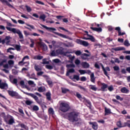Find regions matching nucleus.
<instances>
[{"mask_svg":"<svg viewBox=\"0 0 130 130\" xmlns=\"http://www.w3.org/2000/svg\"><path fill=\"white\" fill-rule=\"evenodd\" d=\"M75 63L78 66L81 63V61H80L79 59H77L75 61Z\"/></svg>","mask_w":130,"mask_h":130,"instance_id":"63","label":"nucleus"},{"mask_svg":"<svg viewBox=\"0 0 130 130\" xmlns=\"http://www.w3.org/2000/svg\"><path fill=\"white\" fill-rule=\"evenodd\" d=\"M114 71H119V67L116 66L113 67Z\"/></svg>","mask_w":130,"mask_h":130,"instance_id":"64","label":"nucleus"},{"mask_svg":"<svg viewBox=\"0 0 130 130\" xmlns=\"http://www.w3.org/2000/svg\"><path fill=\"white\" fill-rule=\"evenodd\" d=\"M25 7L26 8V11L27 12H28V13H30V12L32 11L31 7H30L29 6H28V5H26Z\"/></svg>","mask_w":130,"mask_h":130,"instance_id":"41","label":"nucleus"},{"mask_svg":"<svg viewBox=\"0 0 130 130\" xmlns=\"http://www.w3.org/2000/svg\"><path fill=\"white\" fill-rule=\"evenodd\" d=\"M80 81L81 82H85V81H87V78H86V77L82 76L80 78Z\"/></svg>","mask_w":130,"mask_h":130,"instance_id":"49","label":"nucleus"},{"mask_svg":"<svg viewBox=\"0 0 130 130\" xmlns=\"http://www.w3.org/2000/svg\"><path fill=\"white\" fill-rule=\"evenodd\" d=\"M111 110L108 109L106 107L105 108V116L108 115V114H111Z\"/></svg>","mask_w":130,"mask_h":130,"instance_id":"25","label":"nucleus"},{"mask_svg":"<svg viewBox=\"0 0 130 130\" xmlns=\"http://www.w3.org/2000/svg\"><path fill=\"white\" fill-rule=\"evenodd\" d=\"M124 45H125V46H127L128 47L130 45L129 43L128 42V40H126L124 42Z\"/></svg>","mask_w":130,"mask_h":130,"instance_id":"45","label":"nucleus"},{"mask_svg":"<svg viewBox=\"0 0 130 130\" xmlns=\"http://www.w3.org/2000/svg\"><path fill=\"white\" fill-rule=\"evenodd\" d=\"M21 92H23L24 94H25V95H27V96H30V97L33 98V99L35 100L36 102L38 103V104H39L40 105H41L42 108H47V107H46V105L41 103V101H40L39 98H38V96H37V95H35L34 93L27 92L23 90H22Z\"/></svg>","mask_w":130,"mask_h":130,"instance_id":"2","label":"nucleus"},{"mask_svg":"<svg viewBox=\"0 0 130 130\" xmlns=\"http://www.w3.org/2000/svg\"><path fill=\"white\" fill-rule=\"evenodd\" d=\"M59 29H60V30H62L63 31H65V32H68L69 34H71V32H70V31L68 30L67 29H66L63 27L60 26L59 27Z\"/></svg>","mask_w":130,"mask_h":130,"instance_id":"44","label":"nucleus"},{"mask_svg":"<svg viewBox=\"0 0 130 130\" xmlns=\"http://www.w3.org/2000/svg\"><path fill=\"white\" fill-rule=\"evenodd\" d=\"M34 68L35 70H36L37 72H39L40 71H41V68H39V66L37 65H35Z\"/></svg>","mask_w":130,"mask_h":130,"instance_id":"43","label":"nucleus"},{"mask_svg":"<svg viewBox=\"0 0 130 130\" xmlns=\"http://www.w3.org/2000/svg\"><path fill=\"white\" fill-rule=\"evenodd\" d=\"M117 126H118V127H124V126H123V125H122V124H121V121H119L118 122H117Z\"/></svg>","mask_w":130,"mask_h":130,"instance_id":"38","label":"nucleus"},{"mask_svg":"<svg viewBox=\"0 0 130 130\" xmlns=\"http://www.w3.org/2000/svg\"><path fill=\"white\" fill-rule=\"evenodd\" d=\"M53 62H55V63H58L59 62H60V60L59 59H55L53 60Z\"/></svg>","mask_w":130,"mask_h":130,"instance_id":"58","label":"nucleus"},{"mask_svg":"<svg viewBox=\"0 0 130 130\" xmlns=\"http://www.w3.org/2000/svg\"><path fill=\"white\" fill-rule=\"evenodd\" d=\"M14 62L13 60H10L8 61V64L9 65L10 68H13V65L14 64Z\"/></svg>","mask_w":130,"mask_h":130,"instance_id":"36","label":"nucleus"},{"mask_svg":"<svg viewBox=\"0 0 130 130\" xmlns=\"http://www.w3.org/2000/svg\"><path fill=\"white\" fill-rule=\"evenodd\" d=\"M6 29L8 31H11L14 34H18L19 36V37L20 39H24V36H23V34H22V32L19 29L17 30V29L15 28H12L9 26H6Z\"/></svg>","mask_w":130,"mask_h":130,"instance_id":"3","label":"nucleus"},{"mask_svg":"<svg viewBox=\"0 0 130 130\" xmlns=\"http://www.w3.org/2000/svg\"><path fill=\"white\" fill-rule=\"evenodd\" d=\"M34 59L37 60H41L43 58V56H41L40 55H38L34 56L33 57Z\"/></svg>","mask_w":130,"mask_h":130,"instance_id":"24","label":"nucleus"},{"mask_svg":"<svg viewBox=\"0 0 130 130\" xmlns=\"http://www.w3.org/2000/svg\"><path fill=\"white\" fill-rule=\"evenodd\" d=\"M66 68H76V66L74 64H69L66 65Z\"/></svg>","mask_w":130,"mask_h":130,"instance_id":"47","label":"nucleus"},{"mask_svg":"<svg viewBox=\"0 0 130 130\" xmlns=\"http://www.w3.org/2000/svg\"><path fill=\"white\" fill-rule=\"evenodd\" d=\"M11 50H15V48H9L7 49V52H10V53H12Z\"/></svg>","mask_w":130,"mask_h":130,"instance_id":"59","label":"nucleus"},{"mask_svg":"<svg viewBox=\"0 0 130 130\" xmlns=\"http://www.w3.org/2000/svg\"><path fill=\"white\" fill-rule=\"evenodd\" d=\"M102 69L104 72V75H105V76L109 78V76H108V73H107V71H108V72H110L111 71L110 68L108 67H106V69H105V68H104V66H103V64H102Z\"/></svg>","mask_w":130,"mask_h":130,"instance_id":"7","label":"nucleus"},{"mask_svg":"<svg viewBox=\"0 0 130 130\" xmlns=\"http://www.w3.org/2000/svg\"><path fill=\"white\" fill-rule=\"evenodd\" d=\"M89 89H90V90H92V91H97V87H96V85H90Z\"/></svg>","mask_w":130,"mask_h":130,"instance_id":"33","label":"nucleus"},{"mask_svg":"<svg viewBox=\"0 0 130 130\" xmlns=\"http://www.w3.org/2000/svg\"><path fill=\"white\" fill-rule=\"evenodd\" d=\"M56 53L57 55L60 54L61 55H64V56H67V54L69 53H71L70 52H69V51L64 52L63 50H60V49L56 50Z\"/></svg>","mask_w":130,"mask_h":130,"instance_id":"5","label":"nucleus"},{"mask_svg":"<svg viewBox=\"0 0 130 130\" xmlns=\"http://www.w3.org/2000/svg\"><path fill=\"white\" fill-rule=\"evenodd\" d=\"M75 54L76 55H82V52L80 50H77L75 52Z\"/></svg>","mask_w":130,"mask_h":130,"instance_id":"56","label":"nucleus"},{"mask_svg":"<svg viewBox=\"0 0 130 130\" xmlns=\"http://www.w3.org/2000/svg\"><path fill=\"white\" fill-rule=\"evenodd\" d=\"M76 97L78 98V99H82V95L81 94L79 93V92L76 93Z\"/></svg>","mask_w":130,"mask_h":130,"instance_id":"53","label":"nucleus"},{"mask_svg":"<svg viewBox=\"0 0 130 130\" xmlns=\"http://www.w3.org/2000/svg\"><path fill=\"white\" fill-rule=\"evenodd\" d=\"M48 113L51 115H54V111L52 108H49L48 109Z\"/></svg>","mask_w":130,"mask_h":130,"instance_id":"30","label":"nucleus"},{"mask_svg":"<svg viewBox=\"0 0 130 130\" xmlns=\"http://www.w3.org/2000/svg\"><path fill=\"white\" fill-rule=\"evenodd\" d=\"M5 62H7V60H6V59L3 60L0 62V67H3V66H4V63H5Z\"/></svg>","mask_w":130,"mask_h":130,"instance_id":"57","label":"nucleus"},{"mask_svg":"<svg viewBox=\"0 0 130 130\" xmlns=\"http://www.w3.org/2000/svg\"><path fill=\"white\" fill-rule=\"evenodd\" d=\"M56 55H57L56 52L54 50H53L50 53V56H56Z\"/></svg>","mask_w":130,"mask_h":130,"instance_id":"42","label":"nucleus"},{"mask_svg":"<svg viewBox=\"0 0 130 130\" xmlns=\"http://www.w3.org/2000/svg\"><path fill=\"white\" fill-rule=\"evenodd\" d=\"M121 93H124V94H126L129 92V90L126 88V87H123L121 89Z\"/></svg>","mask_w":130,"mask_h":130,"instance_id":"28","label":"nucleus"},{"mask_svg":"<svg viewBox=\"0 0 130 130\" xmlns=\"http://www.w3.org/2000/svg\"><path fill=\"white\" fill-rule=\"evenodd\" d=\"M125 48L122 47H118L116 48H113V50H114V51H120V50H125Z\"/></svg>","mask_w":130,"mask_h":130,"instance_id":"23","label":"nucleus"},{"mask_svg":"<svg viewBox=\"0 0 130 130\" xmlns=\"http://www.w3.org/2000/svg\"><path fill=\"white\" fill-rule=\"evenodd\" d=\"M83 99H84L85 102L88 104L87 107H88L90 110H92V105L91 104V102L85 98H83Z\"/></svg>","mask_w":130,"mask_h":130,"instance_id":"14","label":"nucleus"},{"mask_svg":"<svg viewBox=\"0 0 130 130\" xmlns=\"http://www.w3.org/2000/svg\"><path fill=\"white\" fill-rule=\"evenodd\" d=\"M116 99H117V100H120V101H122V100H123V99L118 95L116 96Z\"/></svg>","mask_w":130,"mask_h":130,"instance_id":"51","label":"nucleus"},{"mask_svg":"<svg viewBox=\"0 0 130 130\" xmlns=\"http://www.w3.org/2000/svg\"><path fill=\"white\" fill-rule=\"evenodd\" d=\"M26 63V62H24V60L22 59L21 61H19L18 63L19 66H24Z\"/></svg>","mask_w":130,"mask_h":130,"instance_id":"50","label":"nucleus"},{"mask_svg":"<svg viewBox=\"0 0 130 130\" xmlns=\"http://www.w3.org/2000/svg\"><path fill=\"white\" fill-rule=\"evenodd\" d=\"M45 18H46V16L44 14L42 15L39 17L40 20H43V22L45 21Z\"/></svg>","mask_w":130,"mask_h":130,"instance_id":"39","label":"nucleus"},{"mask_svg":"<svg viewBox=\"0 0 130 130\" xmlns=\"http://www.w3.org/2000/svg\"><path fill=\"white\" fill-rule=\"evenodd\" d=\"M95 79H96V78H95L94 73H91V74L90 75V82H91V83H95Z\"/></svg>","mask_w":130,"mask_h":130,"instance_id":"27","label":"nucleus"},{"mask_svg":"<svg viewBox=\"0 0 130 130\" xmlns=\"http://www.w3.org/2000/svg\"><path fill=\"white\" fill-rule=\"evenodd\" d=\"M30 42L31 44L30 45V47L33 48L34 47V40L32 39H30Z\"/></svg>","mask_w":130,"mask_h":130,"instance_id":"48","label":"nucleus"},{"mask_svg":"<svg viewBox=\"0 0 130 130\" xmlns=\"http://www.w3.org/2000/svg\"><path fill=\"white\" fill-rule=\"evenodd\" d=\"M42 64H49V61H47V58H45L42 60Z\"/></svg>","mask_w":130,"mask_h":130,"instance_id":"34","label":"nucleus"},{"mask_svg":"<svg viewBox=\"0 0 130 130\" xmlns=\"http://www.w3.org/2000/svg\"><path fill=\"white\" fill-rule=\"evenodd\" d=\"M77 43H78V44H80V45H83V46H85V47L89 46V43H88V42H86L85 41H82L80 39L77 40Z\"/></svg>","mask_w":130,"mask_h":130,"instance_id":"6","label":"nucleus"},{"mask_svg":"<svg viewBox=\"0 0 130 130\" xmlns=\"http://www.w3.org/2000/svg\"><path fill=\"white\" fill-rule=\"evenodd\" d=\"M81 66L84 69H88L90 67V65L87 62H82Z\"/></svg>","mask_w":130,"mask_h":130,"instance_id":"26","label":"nucleus"},{"mask_svg":"<svg viewBox=\"0 0 130 130\" xmlns=\"http://www.w3.org/2000/svg\"><path fill=\"white\" fill-rule=\"evenodd\" d=\"M73 79H74V80H76V81H79L80 76H79V75H74Z\"/></svg>","mask_w":130,"mask_h":130,"instance_id":"46","label":"nucleus"},{"mask_svg":"<svg viewBox=\"0 0 130 130\" xmlns=\"http://www.w3.org/2000/svg\"><path fill=\"white\" fill-rule=\"evenodd\" d=\"M18 73V71L16 70L15 69L12 70V74L13 75H17Z\"/></svg>","mask_w":130,"mask_h":130,"instance_id":"61","label":"nucleus"},{"mask_svg":"<svg viewBox=\"0 0 130 130\" xmlns=\"http://www.w3.org/2000/svg\"><path fill=\"white\" fill-rule=\"evenodd\" d=\"M11 83H12V84H15V85H17L18 79L14 78L13 79V81L12 82H11Z\"/></svg>","mask_w":130,"mask_h":130,"instance_id":"54","label":"nucleus"},{"mask_svg":"<svg viewBox=\"0 0 130 130\" xmlns=\"http://www.w3.org/2000/svg\"><path fill=\"white\" fill-rule=\"evenodd\" d=\"M102 87L101 89H102V91L103 92H105V91H107V90H105V89H107L108 88V85L104 83H101Z\"/></svg>","mask_w":130,"mask_h":130,"instance_id":"16","label":"nucleus"},{"mask_svg":"<svg viewBox=\"0 0 130 130\" xmlns=\"http://www.w3.org/2000/svg\"><path fill=\"white\" fill-rule=\"evenodd\" d=\"M91 55L87 54V53H83L81 54V57L82 59H84L86 60Z\"/></svg>","mask_w":130,"mask_h":130,"instance_id":"20","label":"nucleus"},{"mask_svg":"<svg viewBox=\"0 0 130 130\" xmlns=\"http://www.w3.org/2000/svg\"><path fill=\"white\" fill-rule=\"evenodd\" d=\"M33 111H38L39 110V107H38L37 105H34L32 107Z\"/></svg>","mask_w":130,"mask_h":130,"instance_id":"40","label":"nucleus"},{"mask_svg":"<svg viewBox=\"0 0 130 130\" xmlns=\"http://www.w3.org/2000/svg\"><path fill=\"white\" fill-rule=\"evenodd\" d=\"M89 124L92 125V128L94 130H98V123L96 122H89Z\"/></svg>","mask_w":130,"mask_h":130,"instance_id":"10","label":"nucleus"},{"mask_svg":"<svg viewBox=\"0 0 130 130\" xmlns=\"http://www.w3.org/2000/svg\"><path fill=\"white\" fill-rule=\"evenodd\" d=\"M0 1L1 2V3H2V4H6L7 6H8V7H9V8H13V5H11V4H10V3H9V2H8V1L7 0H0Z\"/></svg>","mask_w":130,"mask_h":130,"instance_id":"21","label":"nucleus"},{"mask_svg":"<svg viewBox=\"0 0 130 130\" xmlns=\"http://www.w3.org/2000/svg\"><path fill=\"white\" fill-rule=\"evenodd\" d=\"M59 110L62 112H68L70 109H71V107L70 105L66 103H61L59 105Z\"/></svg>","mask_w":130,"mask_h":130,"instance_id":"4","label":"nucleus"},{"mask_svg":"<svg viewBox=\"0 0 130 130\" xmlns=\"http://www.w3.org/2000/svg\"><path fill=\"white\" fill-rule=\"evenodd\" d=\"M61 92L63 94H66L68 92H70V89L68 88H61Z\"/></svg>","mask_w":130,"mask_h":130,"instance_id":"35","label":"nucleus"},{"mask_svg":"<svg viewBox=\"0 0 130 130\" xmlns=\"http://www.w3.org/2000/svg\"><path fill=\"white\" fill-rule=\"evenodd\" d=\"M9 88V86L8 85V84L6 83L2 82V84H0V89H8Z\"/></svg>","mask_w":130,"mask_h":130,"instance_id":"15","label":"nucleus"},{"mask_svg":"<svg viewBox=\"0 0 130 130\" xmlns=\"http://www.w3.org/2000/svg\"><path fill=\"white\" fill-rule=\"evenodd\" d=\"M54 34H56V35H57L58 36H59L60 37H61L62 38H64L66 39H68V36H67L66 35H64L63 34L58 33L57 32H55Z\"/></svg>","mask_w":130,"mask_h":130,"instance_id":"22","label":"nucleus"},{"mask_svg":"<svg viewBox=\"0 0 130 130\" xmlns=\"http://www.w3.org/2000/svg\"><path fill=\"white\" fill-rule=\"evenodd\" d=\"M108 89L109 90V91H110V92H112V91H113L114 90L113 86L112 85L110 86L108 88Z\"/></svg>","mask_w":130,"mask_h":130,"instance_id":"60","label":"nucleus"},{"mask_svg":"<svg viewBox=\"0 0 130 130\" xmlns=\"http://www.w3.org/2000/svg\"><path fill=\"white\" fill-rule=\"evenodd\" d=\"M32 102L31 101H29V100H26L25 101V104H26V105H31V104H32Z\"/></svg>","mask_w":130,"mask_h":130,"instance_id":"55","label":"nucleus"},{"mask_svg":"<svg viewBox=\"0 0 130 130\" xmlns=\"http://www.w3.org/2000/svg\"><path fill=\"white\" fill-rule=\"evenodd\" d=\"M4 120L5 122L8 123V124H9V125H12V124L15 123V119L12 116H10V119L9 120V121H7L6 119H5Z\"/></svg>","mask_w":130,"mask_h":130,"instance_id":"8","label":"nucleus"},{"mask_svg":"<svg viewBox=\"0 0 130 130\" xmlns=\"http://www.w3.org/2000/svg\"><path fill=\"white\" fill-rule=\"evenodd\" d=\"M78 72L80 73V75H85V74H91V71L89 70H79Z\"/></svg>","mask_w":130,"mask_h":130,"instance_id":"18","label":"nucleus"},{"mask_svg":"<svg viewBox=\"0 0 130 130\" xmlns=\"http://www.w3.org/2000/svg\"><path fill=\"white\" fill-rule=\"evenodd\" d=\"M19 125H20L21 128H24V129H26V130L29 129V128L28 127V126L25 125V124L21 123V124H19Z\"/></svg>","mask_w":130,"mask_h":130,"instance_id":"31","label":"nucleus"},{"mask_svg":"<svg viewBox=\"0 0 130 130\" xmlns=\"http://www.w3.org/2000/svg\"><path fill=\"white\" fill-rule=\"evenodd\" d=\"M45 87H42V86L39 87L38 89V92H40V93L45 92Z\"/></svg>","mask_w":130,"mask_h":130,"instance_id":"32","label":"nucleus"},{"mask_svg":"<svg viewBox=\"0 0 130 130\" xmlns=\"http://www.w3.org/2000/svg\"><path fill=\"white\" fill-rule=\"evenodd\" d=\"M124 127L125 126H128V127H130V124L128 122H124L123 125Z\"/></svg>","mask_w":130,"mask_h":130,"instance_id":"62","label":"nucleus"},{"mask_svg":"<svg viewBox=\"0 0 130 130\" xmlns=\"http://www.w3.org/2000/svg\"><path fill=\"white\" fill-rule=\"evenodd\" d=\"M39 45H40V47L42 48V50L44 51H46V50H47V46L46 44H45V43L43 42H40L39 43Z\"/></svg>","mask_w":130,"mask_h":130,"instance_id":"11","label":"nucleus"},{"mask_svg":"<svg viewBox=\"0 0 130 130\" xmlns=\"http://www.w3.org/2000/svg\"><path fill=\"white\" fill-rule=\"evenodd\" d=\"M115 30H116V31H118V36H123V35H125V32H121V29L119 26L115 27Z\"/></svg>","mask_w":130,"mask_h":130,"instance_id":"9","label":"nucleus"},{"mask_svg":"<svg viewBox=\"0 0 130 130\" xmlns=\"http://www.w3.org/2000/svg\"><path fill=\"white\" fill-rule=\"evenodd\" d=\"M15 48L17 51H21V46L19 45H15Z\"/></svg>","mask_w":130,"mask_h":130,"instance_id":"37","label":"nucleus"},{"mask_svg":"<svg viewBox=\"0 0 130 130\" xmlns=\"http://www.w3.org/2000/svg\"><path fill=\"white\" fill-rule=\"evenodd\" d=\"M92 26H90V29L92 31H95V32H102V28L101 27H93V24L91 25Z\"/></svg>","mask_w":130,"mask_h":130,"instance_id":"13","label":"nucleus"},{"mask_svg":"<svg viewBox=\"0 0 130 130\" xmlns=\"http://www.w3.org/2000/svg\"><path fill=\"white\" fill-rule=\"evenodd\" d=\"M46 69H47L48 70H52L53 67L51 65H46Z\"/></svg>","mask_w":130,"mask_h":130,"instance_id":"52","label":"nucleus"},{"mask_svg":"<svg viewBox=\"0 0 130 130\" xmlns=\"http://www.w3.org/2000/svg\"><path fill=\"white\" fill-rule=\"evenodd\" d=\"M42 27L43 28H45V29H46V30H49L50 32H52V31H56V29L53 28V27H48L43 24H41Z\"/></svg>","mask_w":130,"mask_h":130,"instance_id":"17","label":"nucleus"},{"mask_svg":"<svg viewBox=\"0 0 130 130\" xmlns=\"http://www.w3.org/2000/svg\"><path fill=\"white\" fill-rule=\"evenodd\" d=\"M46 96L48 101H50L51 100V93H50V92H46Z\"/></svg>","mask_w":130,"mask_h":130,"instance_id":"29","label":"nucleus"},{"mask_svg":"<svg viewBox=\"0 0 130 130\" xmlns=\"http://www.w3.org/2000/svg\"><path fill=\"white\" fill-rule=\"evenodd\" d=\"M9 95L11 96V97H17L18 96V94L16 91H13L12 90H8L7 91Z\"/></svg>","mask_w":130,"mask_h":130,"instance_id":"12","label":"nucleus"},{"mask_svg":"<svg viewBox=\"0 0 130 130\" xmlns=\"http://www.w3.org/2000/svg\"><path fill=\"white\" fill-rule=\"evenodd\" d=\"M87 37H89V38H85V40H90L91 42H95V38H94L93 36L87 35Z\"/></svg>","mask_w":130,"mask_h":130,"instance_id":"19","label":"nucleus"},{"mask_svg":"<svg viewBox=\"0 0 130 130\" xmlns=\"http://www.w3.org/2000/svg\"><path fill=\"white\" fill-rule=\"evenodd\" d=\"M79 114L80 113L79 112L73 111L64 114L63 115V117H64V118H67L68 120L70 122H72L73 124H74V125L79 126V125H81V122H78L80 119L79 118Z\"/></svg>","mask_w":130,"mask_h":130,"instance_id":"1","label":"nucleus"}]
</instances>
